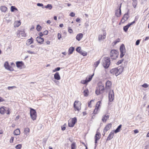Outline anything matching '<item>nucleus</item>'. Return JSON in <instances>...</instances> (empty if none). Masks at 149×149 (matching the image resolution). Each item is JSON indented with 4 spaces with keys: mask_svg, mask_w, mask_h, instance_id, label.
<instances>
[{
    "mask_svg": "<svg viewBox=\"0 0 149 149\" xmlns=\"http://www.w3.org/2000/svg\"><path fill=\"white\" fill-rule=\"evenodd\" d=\"M123 67H119L117 68H113L110 70V72L113 74L115 75L116 76L121 74L123 71Z\"/></svg>",
    "mask_w": 149,
    "mask_h": 149,
    "instance_id": "1",
    "label": "nucleus"
},
{
    "mask_svg": "<svg viewBox=\"0 0 149 149\" xmlns=\"http://www.w3.org/2000/svg\"><path fill=\"white\" fill-rule=\"evenodd\" d=\"M110 64V60L109 58L107 57H104L102 60V64L104 67L108 68Z\"/></svg>",
    "mask_w": 149,
    "mask_h": 149,
    "instance_id": "2",
    "label": "nucleus"
},
{
    "mask_svg": "<svg viewBox=\"0 0 149 149\" xmlns=\"http://www.w3.org/2000/svg\"><path fill=\"white\" fill-rule=\"evenodd\" d=\"M118 55V52L116 50H112L110 52V56L111 58L113 59H116L117 58Z\"/></svg>",
    "mask_w": 149,
    "mask_h": 149,
    "instance_id": "3",
    "label": "nucleus"
},
{
    "mask_svg": "<svg viewBox=\"0 0 149 149\" xmlns=\"http://www.w3.org/2000/svg\"><path fill=\"white\" fill-rule=\"evenodd\" d=\"M30 115L31 118L33 120H34L36 119L37 114L36 111L35 110L31 108L30 110Z\"/></svg>",
    "mask_w": 149,
    "mask_h": 149,
    "instance_id": "4",
    "label": "nucleus"
},
{
    "mask_svg": "<svg viewBox=\"0 0 149 149\" xmlns=\"http://www.w3.org/2000/svg\"><path fill=\"white\" fill-rule=\"evenodd\" d=\"M81 103L80 102L78 101H75L74 104V107L75 109V110L79 111L80 110Z\"/></svg>",
    "mask_w": 149,
    "mask_h": 149,
    "instance_id": "5",
    "label": "nucleus"
},
{
    "mask_svg": "<svg viewBox=\"0 0 149 149\" xmlns=\"http://www.w3.org/2000/svg\"><path fill=\"white\" fill-rule=\"evenodd\" d=\"M120 57L122 58L125 55V49L124 45L123 44H122L120 47Z\"/></svg>",
    "mask_w": 149,
    "mask_h": 149,
    "instance_id": "6",
    "label": "nucleus"
},
{
    "mask_svg": "<svg viewBox=\"0 0 149 149\" xmlns=\"http://www.w3.org/2000/svg\"><path fill=\"white\" fill-rule=\"evenodd\" d=\"M77 121L76 118H72L71 120H69L68 122V125L70 127H73L74 126L75 123Z\"/></svg>",
    "mask_w": 149,
    "mask_h": 149,
    "instance_id": "7",
    "label": "nucleus"
},
{
    "mask_svg": "<svg viewBox=\"0 0 149 149\" xmlns=\"http://www.w3.org/2000/svg\"><path fill=\"white\" fill-rule=\"evenodd\" d=\"M109 99L110 102L112 101L114 99V94L113 90H110L109 94Z\"/></svg>",
    "mask_w": 149,
    "mask_h": 149,
    "instance_id": "8",
    "label": "nucleus"
},
{
    "mask_svg": "<svg viewBox=\"0 0 149 149\" xmlns=\"http://www.w3.org/2000/svg\"><path fill=\"white\" fill-rule=\"evenodd\" d=\"M17 36L18 37H20V36L22 37H25L26 36L24 30L22 29L21 31H18L17 32Z\"/></svg>",
    "mask_w": 149,
    "mask_h": 149,
    "instance_id": "9",
    "label": "nucleus"
},
{
    "mask_svg": "<svg viewBox=\"0 0 149 149\" xmlns=\"http://www.w3.org/2000/svg\"><path fill=\"white\" fill-rule=\"evenodd\" d=\"M4 66L5 68L7 70L11 71H13L14 70L13 68L9 65L8 61H6L5 63Z\"/></svg>",
    "mask_w": 149,
    "mask_h": 149,
    "instance_id": "10",
    "label": "nucleus"
},
{
    "mask_svg": "<svg viewBox=\"0 0 149 149\" xmlns=\"http://www.w3.org/2000/svg\"><path fill=\"white\" fill-rule=\"evenodd\" d=\"M76 50L77 52H78L80 54L84 56H86L87 55L86 52L82 51L81 49V48L80 47H77Z\"/></svg>",
    "mask_w": 149,
    "mask_h": 149,
    "instance_id": "11",
    "label": "nucleus"
},
{
    "mask_svg": "<svg viewBox=\"0 0 149 149\" xmlns=\"http://www.w3.org/2000/svg\"><path fill=\"white\" fill-rule=\"evenodd\" d=\"M129 17V15L128 14V12H127V13L125 14L123 16L121 20L120 23H124L125 21L127 20L128 18Z\"/></svg>",
    "mask_w": 149,
    "mask_h": 149,
    "instance_id": "12",
    "label": "nucleus"
},
{
    "mask_svg": "<svg viewBox=\"0 0 149 149\" xmlns=\"http://www.w3.org/2000/svg\"><path fill=\"white\" fill-rule=\"evenodd\" d=\"M16 65L17 67L21 69L22 68H25V66L24 65V63L22 61H17L16 63Z\"/></svg>",
    "mask_w": 149,
    "mask_h": 149,
    "instance_id": "13",
    "label": "nucleus"
},
{
    "mask_svg": "<svg viewBox=\"0 0 149 149\" xmlns=\"http://www.w3.org/2000/svg\"><path fill=\"white\" fill-rule=\"evenodd\" d=\"M101 136L100 133L97 131L95 137V144L97 143V141L100 139Z\"/></svg>",
    "mask_w": 149,
    "mask_h": 149,
    "instance_id": "14",
    "label": "nucleus"
},
{
    "mask_svg": "<svg viewBox=\"0 0 149 149\" xmlns=\"http://www.w3.org/2000/svg\"><path fill=\"white\" fill-rule=\"evenodd\" d=\"M121 4H120V6L118 9L116 10L115 11V14L117 17H119L120 16L121 14V10L120 8L121 7Z\"/></svg>",
    "mask_w": 149,
    "mask_h": 149,
    "instance_id": "15",
    "label": "nucleus"
},
{
    "mask_svg": "<svg viewBox=\"0 0 149 149\" xmlns=\"http://www.w3.org/2000/svg\"><path fill=\"white\" fill-rule=\"evenodd\" d=\"M111 127V123L108 124L105 126V127L104 128L103 131V132L104 133V134Z\"/></svg>",
    "mask_w": 149,
    "mask_h": 149,
    "instance_id": "16",
    "label": "nucleus"
},
{
    "mask_svg": "<svg viewBox=\"0 0 149 149\" xmlns=\"http://www.w3.org/2000/svg\"><path fill=\"white\" fill-rule=\"evenodd\" d=\"M111 86V83L110 81L108 80L106 83V88L107 89H110Z\"/></svg>",
    "mask_w": 149,
    "mask_h": 149,
    "instance_id": "17",
    "label": "nucleus"
},
{
    "mask_svg": "<svg viewBox=\"0 0 149 149\" xmlns=\"http://www.w3.org/2000/svg\"><path fill=\"white\" fill-rule=\"evenodd\" d=\"M106 33L105 32L103 33L102 35H99L98 36V40L100 41L102 40H103L105 38Z\"/></svg>",
    "mask_w": 149,
    "mask_h": 149,
    "instance_id": "18",
    "label": "nucleus"
},
{
    "mask_svg": "<svg viewBox=\"0 0 149 149\" xmlns=\"http://www.w3.org/2000/svg\"><path fill=\"white\" fill-rule=\"evenodd\" d=\"M36 39V41L42 44L44 42V39L40 37H37Z\"/></svg>",
    "mask_w": 149,
    "mask_h": 149,
    "instance_id": "19",
    "label": "nucleus"
},
{
    "mask_svg": "<svg viewBox=\"0 0 149 149\" xmlns=\"http://www.w3.org/2000/svg\"><path fill=\"white\" fill-rule=\"evenodd\" d=\"M54 79L57 80H58L60 79L61 77L58 72H56L54 74Z\"/></svg>",
    "mask_w": 149,
    "mask_h": 149,
    "instance_id": "20",
    "label": "nucleus"
},
{
    "mask_svg": "<svg viewBox=\"0 0 149 149\" xmlns=\"http://www.w3.org/2000/svg\"><path fill=\"white\" fill-rule=\"evenodd\" d=\"M30 129L28 127H26L24 129V133L26 136L29 135Z\"/></svg>",
    "mask_w": 149,
    "mask_h": 149,
    "instance_id": "21",
    "label": "nucleus"
},
{
    "mask_svg": "<svg viewBox=\"0 0 149 149\" xmlns=\"http://www.w3.org/2000/svg\"><path fill=\"white\" fill-rule=\"evenodd\" d=\"M83 34L81 33H79L77 36L76 37V39L78 41H80L83 38Z\"/></svg>",
    "mask_w": 149,
    "mask_h": 149,
    "instance_id": "22",
    "label": "nucleus"
},
{
    "mask_svg": "<svg viewBox=\"0 0 149 149\" xmlns=\"http://www.w3.org/2000/svg\"><path fill=\"white\" fill-rule=\"evenodd\" d=\"M114 136V132H111L108 136L107 137V140H110Z\"/></svg>",
    "mask_w": 149,
    "mask_h": 149,
    "instance_id": "23",
    "label": "nucleus"
},
{
    "mask_svg": "<svg viewBox=\"0 0 149 149\" xmlns=\"http://www.w3.org/2000/svg\"><path fill=\"white\" fill-rule=\"evenodd\" d=\"M33 43V39L31 37L30 39H29L27 40L26 42V45H29Z\"/></svg>",
    "mask_w": 149,
    "mask_h": 149,
    "instance_id": "24",
    "label": "nucleus"
},
{
    "mask_svg": "<svg viewBox=\"0 0 149 149\" xmlns=\"http://www.w3.org/2000/svg\"><path fill=\"white\" fill-rule=\"evenodd\" d=\"M0 10L2 12L5 13L7 10V8L6 6H1L0 7Z\"/></svg>",
    "mask_w": 149,
    "mask_h": 149,
    "instance_id": "25",
    "label": "nucleus"
},
{
    "mask_svg": "<svg viewBox=\"0 0 149 149\" xmlns=\"http://www.w3.org/2000/svg\"><path fill=\"white\" fill-rule=\"evenodd\" d=\"M99 90V92H100L102 93L103 92L104 88L103 85H101L99 86L98 88Z\"/></svg>",
    "mask_w": 149,
    "mask_h": 149,
    "instance_id": "26",
    "label": "nucleus"
},
{
    "mask_svg": "<svg viewBox=\"0 0 149 149\" xmlns=\"http://www.w3.org/2000/svg\"><path fill=\"white\" fill-rule=\"evenodd\" d=\"M5 108H6L4 107H2L0 108V113L1 114H3L5 113V111L6 110V109Z\"/></svg>",
    "mask_w": 149,
    "mask_h": 149,
    "instance_id": "27",
    "label": "nucleus"
},
{
    "mask_svg": "<svg viewBox=\"0 0 149 149\" xmlns=\"http://www.w3.org/2000/svg\"><path fill=\"white\" fill-rule=\"evenodd\" d=\"M20 132L19 129H17L14 130L13 134L15 135H18L20 134Z\"/></svg>",
    "mask_w": 149,
    "mask_h": 149,
    "instance_id": "28",
    "label": "nucleus"
},
{
    "mask_svg": "<svg viewBox=\"0 0 149 149\" xmlns=\"http://www.w3.org/2000/svg\"><path fill=\"white\" fill-rule=\"evenodd\" d=\"M109 116L108 115H105L102 118V120L103 122H106L107 120L109 118Z\"/></svg>",
    "mask_w": 149,
    "mask_h": 149,
    "instance_id": "29",
    "label": "nucleus"
},
{
    "mask_svg": "<svg viewBox=\"0 0 149 149\" xmlns=\"http://www.w3.org/2000/svg\"><path fill=\"white\" fill-rule=\"evenodd\" d=\"M21 23L19 21H15L14 23L15 27H18L20 25Z\"/></svg>",
    "mask_w": 149,
    "mask_h": 149,
    "instance_id": "30",
    "label": "nucleus"
},
{
    "mask_svg": "<svg viewBox=\"0 0 149 149\" xmlns=\"http://www.w3.org/2000/svg\"><path fill=\"white\" fill-rule=\"evenodd\" d=\"M74 50V48L73 47H70L68 50V54H72L73 51Z\"/></svg>",
    "mask_w": 149,
    "mask_h": 149,
    "instance_id": "31",
    "label": "nucleus"
},
{
    "mask_svg": "<svg viewBox=\"0 0 149 149\" xmlns=\"http://www.w3.org/2000/svg\"><path fill=\"white\" fill-rule=\"evenodd\" d=\"M122 127V125H120L118 127L116 128V129L114 131V132L115 133H117L120 131V129Z\"/></svg>",
    "mask_w": 149,
    "mask_h": 149,
    "instance_id": "32",
    "label": "nucleus"
},
{
    "mask_svg": "<svg viewBox=\"0 0 149 149\" xmlns=\"http://www.w3.org/2000/svg\"><path fill=\"white\" fill-rule=\"evenodd\" d=\"M84 95L85 96L87 97L89 94V91L88 89H86L84 91Z\"/></svg>",
    "mask_w": 149,
    "mask_h": 149,
    "instance_id": "33",
    "label": "nucleus"
},
{
    "mask_svg": "<svg viewBox=\"0 0 149 149\" xmlns=\"http://www.w3.org/2000/svg\"><path fill=\"white\" fill-rule=\"evenodd\" d=\"M130 26V25H129V24H128L127 25L124 26L123 28V30L125 32H127Z\"/></svg>",
    "mask_w": 149,
    "mask_h": 149,
    "instance_id": "34",
    "label": "nucleus"
},
{
    "mask_svg": "<svg viewBox=\"0 0 149 149\" xmlns=\"http://www.w3.org/2000/svg\"><path fill=\"white\" fill-rule=\"evenodd\" d=\"M100 60H99L95 62L94 64V67L95 68H96V67H97V66H98V65L100 63Z\"/></svg>",
    "mask_w": 149,
    "mask_h": 149,
    "instance_id": "35",
    "label": "nucleus"
},
{
    "mask_svg": "<svg viewBox=\"0 0 149 149\" xmlns=\"http://www.w3.org/2000/svg\"><path fill=\"white\" fill-rule=\"evenodd\" d=\"M94 74H93L91 76H89L88 78H87V81L88 82H89L92 79V78H93V76H94Z\"/></svg>",
    "mask_w": 149,
    "mask_h": 149,
    "instance_id": "36",
    "label": "nucleus"
},
{
    "mask_svg": "<svg viewBox=\"0 0 149 149\" xmlns=\"http://www.w3.org/2000/svg\"><path fill=\"white\" fill-rule=\"evenodd\" d=\"M45 8H48L49 10H51L52 8V5L50 4H48L45 7Z\"/></svg>",
    "mask_w": 149,
    "mask_h": 149,
    "instance_id": "37",
    "label": "nucleus"
},
{
    "mask_svg": "<svg viewBox=\"0 0 149 149\" xmlns=\"http://www.w3.org/2000/svg\"><path fill=\"white\" fill-rule=\"evenodd\" d=\"M11 11L12 12H14L15 10H17V9L15 6H12L11 7Z\"/></svg>",
    "mask_w": 149,
    "mask_h": 149,
    "instance_id": "38",
    "label": "nucleus"
},
{
    "mask_svg": "<svg viewBox=\"0 0 149 149\" xmlns=\"http://www.w3.org/2000/svg\"><path fill=\"white\" fill-rule=\"evenodd\" d=\"M71 149H76V144L74 142L71 145Z\"/></svg>",
    "mask_w": 149,
    "mask_h": 149,
    "instance_id": "39",
    "label": "nucleus"
},
{
    "mask_svg": "<svg viewBox=\"0 0 149 149\" xmlns=\"http://www.w3.org/2000/svg\"><path fill=\"white\" fill-rule=\"evenodd\" d=\"M41 27L39 25H37L36 28V29L38 31H40L41 30Z\"/></svg>",
    "mask_w": 149,
    "mask_h": 149,
    "instance_id": "40",
    "label": "nucleus"
},
{
    "mask_svg": "<svg viewBox=\"0 0 149 149\" xmlns=\"http://www.w3.org/2000/svg\"><path fill=\"white\" fill-rule=\"evenodd\" d=\"M81 83L82 84H86L88 83L87 81V78H86L85 80H82L81 81Z\"/></svg>",
    "mask_w": 149,
    "mask_h": 149,
    "instance_id": "41",
    "label": "nucleus"
},
{
    "mask_svg": "<svg viewBox=\"0 0 149 149\" xmlns=\"http://www.w3.org/2000/svg\"><path fill=\"white\" fill-rule=\"evenodd\" d=\"M22 145L20 144H19L16 146L15 147V148L16 149H20L22 148Z\"/></svg>",
    "mask_w": 149,
    "mask_h": 149,
    "instance_id": "42",
    "label": "nucleus"
},
{
    "mask_svg": "<svg viewBox=\"0 0 149 149\" xmlns=\"http://www.w3.org/2000/svg\"><path fill=\"white\" fill-rule=\"evenodd\" d=\"M101 104V102L100 101L98 102L96 104L95 107L99 108V107L100 106V104Z\"/></svg>",
    "mask_w": 149,
    "mask_h": 149,
    "instance_id": "43",
    "label": "nucleus"
},
{
    "mask_svg": "<svg viewBox=\"0 0 149 149\" xmlns=\"http://www.w3.org/2000/svg\"><path fill=\"white\" fill-rule=\"evenodd\" d=\"M99 109V108L95 107V109L94 110L93 112L94 114H97L98 113Z\"/></svg>",
    "mask_w": 149,
    "mask_h": 149,
    "instance_id": "44",
    "label": "nucleus"
},
{
    "mask_svg": "<svg viewBox=\"0 0 149 149\" xmlns=\"http://www.w3.org/2000/svg\"><path fill=\"white\" fill-rule=\"evenodd\" d=\"M16 87L15 86H8V89L9 90H11L15 88H16Z\"/></svg>",
    "mask_w": 149,
    "mask_h": 149,
    "instance_id": "45",
    "label": "nucleus"
},
{
    "mask_svg": "<svg viewBox=\"0 0 149 149\" xmlns=\"http://www.w3.org/2000/svg\"><path fill=\"white\" fill-rule=\"evenodd\" d=\"M120 41V39L119 38H118L113 43L114 44L116 45L117 42H119Z\"/></svg>",
    "mask_w": 149,
    "mask_h": 149,
    "instance_id": "46",
    "label": "nucleus"
},
{
    "mask_svg": "<svg viewBox=\"0 0 149 149\" xmlns=\"http://www.w3.org/2000/svg\"><path fill=\"white\" fill-rule=\"evenodd\" d=\"M27 52L29 54H35V53L33 51H31L30 50H27Z\"/></svg>",
    "mask_w": 149,
    "mask_h": 149,
    "instance_id": "47",
    "label": "nucleus"
},
{
    "mask_svg": "<svg viewBox=\"0 0 149 149\" xmlns=\"http://www.w3.org/2000/svg\"><path fill=\"white\" fill-rule=\"evenodd\" d=\"M142 86L144 88H146L148 86V85L146 83H145L142 85Z\"/></svg>",
    "mask_w": 149,
    "mask_h": 149,
    "instance_id": "48",
    "label": "nucleus"
},
{
    "mask_svg": "<svg viewBox=\"0 0 149 149\" xmlns=\"http://www.w3.org/2000/svg\"><path fill=\"white\" fill-rule=\"evenodd\" d=\"M123 59H122L121 60H120L118 61L117 63V65H118L121 63L123 61Z\"/></svg>",
    "mask_w": 149,
    "mask_h": 149,
    "instance_id": "49",
    "label": "nucleus"
},
{
    "mask_svg": "<svg viewBox=\"0 0 149 149\" xmlns=\"http://www.w3.org/2000/svg\"><path fill=\"white\" fill-rule=\"evenodd\" d=\"M95 93L97 95H98L102 93H101L100 92H99V90L98 89L96 90Z\"/></svg>",
    "mask_w": 149,
    "mask_h": 149,
    "instance_id": "50",
    "label": "nucleus"
},
{
    "mask_svg": "<svg viewBox=\"0 0 149 149\" xmlns=\"http://www.w3.org/2000/svg\"><path fill=\"white\" fill-rule=\"evenodd\" d=\"M75 15V14L73 12H72L70 14V15L72 17L74 16Z\"/></svg>",
    "mask_w": 149,
    "mask_h": 149,
    "instance_id": "51",
    "label": "nucleus"
},
{
    "mask_svg": "<svg viewBox=\"0 0 149 149\" xmlns=\"http://www.w3.org/2000/svg\"><path fill=\"white\" fill-rule=\"evenodd\" d=\"M136 2H133L132 3V5L134 8H135L136 5Z\"/></svg>",
    "mask_w": 149,
    "mask_h": 149,
    "instance_id": "52",
    "label": "nucleus"
},
{
    "mask_svg": "<svg viewBox=\"0 0 149 149\" xmlns=\"http://www.w3.org/2000/svg\"><path fill=\"white\" fill-rule=\"evenodd\" d=\"M14 139V137H11L10 139V143H12L13 142Z\"/></svg>",
    "mask_w": 149,
    "mask_h": 149,
    "instance_id": "53",
    "label": "nucleus"
},
{
    "mask_svg": "<svg viewBox=\"0 0 149 149\" xmlns=\"http://www.w3.org/2000/svg\"><path fill=\"white\" fill-rule=\"evenodd\" d=\"M140 40H137L136 42V45H138L140 43Z\"/></svg>",
    "mask_w": 149,
    "mask_h": 149,
    "instance_id": "54",
    "label": "nucleus"
},
{
    "mask_svg": "<svg viewBox=\"0 0 149 149\" xmlns=\"http://www.w3.org/2000/svg\"><path fill=\"white\" fill-rule=\"evenodd\" d=\"M68 31L70 33H71L72 32V30L69 28L68 29Z\"/></svg>",
    "mask_w": 149,
    "mask_h": 149,
    "instance_id": "55",
    "label": "nucleus"
},
{
    "mask_svg": "<svg viewBox=\"0 0 149 149\" xmlns=\"http://www.w3.org/2000/svg\"><path fill=\"white\" fill-rule=\"evenodd\" d=\"M48 31L47 30L43 32V34L45 35H47L48 33Z\"/></svg>",
    "mask_w": 149,
    "mask_h": 149,
    "instance_id": "56",
    "label": "nucleus"
},
{
    "mask_svg": "<svg viewBox=\"0 0 149 149\" xmlns=\"http://www.w3.org/2000/svg\"><path fill=\"white\" fill-rule=\"evenodd\" d=\"M58 39L59 40H60V38H61V34H60L59 33H58Z\"/></svg>",
    "mask_w": 149,
    "mask_h": 149,
    "instance_id": "57",
    "label": "nucleus"
},
{
    "mask_svg": "<svg viewBox=\"0 0 149 149\" xmlns=\"http://www.w3.org/2000/svg\"><path fill=\"white\" fill-rule=\"evenodd\" d=\"M37 5V6H43V4L40 3H38Z\"/></svg>",
    "mask_w": 149,
    "mask_h": 149,
    "instance_id": "58",
    "label": "nucleus"
},
{
    "mask_svg": "<svg viewBox=\"0 0 149 149\" xmlns=\"http://www.w3.org/2000/svg\"><path fill=\"white\" fill-rule=\"evenodd\" d=\"M92 101H93V100H91V101H90L88 103V107H91V106H90V105L91 104V102Z\"/></svg>",
    "mask_w": 149,
    "mask_h": 149,
    "instance_id": "59",
    "label": "nucleus"
},
{
    "mask_svg": "<svg viewBox=\"0 0 149 149\" xmlns=\"http://www.w3.org/2000/svg\"><path fill=\"white\" fill-rule=\"evenodd\" d=\"M4 101L5 100L4 99H3L2 97H0V102Z\"/></svg>",
    "mask_w": 149,
    "mask_h": 149,
    "instance_id": "60",
    "label": "nucleus"
},
{
    "mask_svg": "<svg viewBox=\"0 0 149 149\" xmlns=\"http://www.w3.org/2000/svg\"><path fill=\"white\" fill-rule=\"evenodd\" d=\"M135 22V21H134L133 22H132L131 23H129L128 24H129V25H130V26L132 25L133 24H134V23Z\"/></svg>",
    "mask_w": 149,
    "mask_h": 149,
    "instance_id": "61",
    "label": "nucleus"
},
{
    "mask_svg": "<svg viewBox=\"0 0 149 149\" xmlns=\"http://www.w3.org/2000/svg\"><path fill=\"white\" fill-rule=\"evenodd\" d=\"M43 34L42 33V32L40 33H39L40 36L39 37H42L43 36Z\"/></svg>",
    "mask_w": 149,
    "mask_h": 149,
    "instance_id": "62",
    "label": "nucleus"
},
{
    "mask_svg": "<svg viewBox=\"0 0 149 149\" xmlns=\"http://www.w3.org/2000/svg\"><path fill=\"white\" fill-rule=\"evenodd\" d=\"M10 113V111L8 109L6 110V114H9Z\"/></svg>",
    "mask_w": 149,
    "mask_h": 149,
    "instance_id": "63",
    "label": "nucleus"
},
{
    "mask_svg": "<svg viewBox=\"0 0 149 149\" xmlns=\"http://www.w3.org/2000/svg\"><path fill=\"white\" fill-rule=\"evenodd\" d=\"M60 69V67H57V68H55V70H56V71L59 70Z\"/></svg>",
    "mask_w": 149,
    "mask_h": 149,
    "instance_id": "64",
    "label": "nucleus"
}]
</instances>
